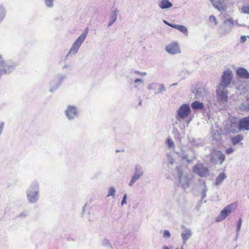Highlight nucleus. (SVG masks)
Instances as JSON below:
<instances>
[{"mask_svg":"<svg viewBox=\"0 0 249 249\" xmlns=\"http://www.w3.org/2000/svg\"><path fill=\"white\" fill-rule=\"evenodd\" d=\"M27 199L31 203H36L39 199V183L35 180L29 186L26 192Z\"/></svg>","mask_w":249,"mask_h":249,"instance_id":"1","label":"nucleus"},{"mask_svg":"<svg viewBox=\"0 0 249 249\" xmlns=\"http://www.w3.org/2000/svg\"><path fill=\"white\" fill-rule=\"evenodd\" d=\"M166 144L171 152L167 154V162L168 164L173 165L177 163V159L179 158V153L175 152V145L171 138L167 139Z\"/></svg>","mask_w":249,"mask_h":249,"instance_id":"2","label":"nucleus"},{"mask_svg":"<svg viewBox=\"0 0 249 249\" xmlns=\"http://www.w3.org/2000/svg\"><path fill=\"white\" fill-rule=\"evenodd\" d=\"M88 33V29L86 28L83 33L73 42L70 49L69 50L67 56L69 55H74L76 54L81 46L84 42Z\"/></svg>","mask_w":249,"mask_h":249,"instance_id":"3","label":"nucleus"},{"mask_svg":"<svg viewBox=\"0 0 249 249\" xmlns=\"http://www.w3.org/2000/svg\"><path fill=\"white\" fill-rule=\"evenodd\" d=\"M191 111L190 106L187 104H184L180 106L177 111L176 119L177 121L176 124H178V122H181L188 118Z\"/></svg>","mask_w":249,"mask_h":249,"instance_id":"4","label":"nucleus"},{"mask_svg":"<svg viewBox=\"0 0 249 249\" xmlns=\"http://www.w3.org/2000/svg\"><path fill=\"white\" fill-rule=\"evenodd\" d=\"M175 167L178 169L179 185L184 190L187 189L190 186V179L187 173L185 171L180 170L177 165V164H175Z\"/></svg>","mask_w":249,"mask_h":249,"instance_id":"5","label":"nucleus"},{"mask_svg":"<svg viewBox=\"0 0 249 249\" xmlns=\"http://www.w3.org/2000/svg\"><path fill=\"white\" fill-rule=\"evenodd\" d=\"M236 203H232L226 206L221 211L219 215L216 217V222H221L224 220L227 216L233 212L237 207Z\"/></svg>","mask_w":249,"mask_h":249,"instance_id":"6","label":"nucleus"},{"mask_svg":"<svg viewBox=\"0 0 249 249\" xmlns=\"http://www.w3.org/2000/svg\"><path fill=\"white\" fill-rule=\"evenodd\" d=\"M144 174V171L142 166L140 164L136 165L134 168V174L128 182V186L132 187L137 180L143 176Z\"/></svg>","mask_w":249,"mask_h":249,"instance_id":"7","label":"nucleus"},{"mask_svg":"<svg viewBox=\"0 0 249 249\" xmlns=\"http://www.w3.org/2000/svg\"><path fill=\"white\" fill-rule=\"evenodd\" d=\"M233 77L232 71L227 69L223 72V75L221 76V80L218 86L227 88L231 83Z\"/></svg>","mask_w":249,"mask_h":249,"instance_id":"8","label":"nucleus"},{"mask_svg":"<svg viewBox=\"0 0 249 249\" xmlns=\"http://www.w3.org/2000/svg\"><path fill=\"white\" fill-rule=\"evenodd\" d=\"M227 88L218 86L216 90L217 101L220 104H224L228 102V91Z\"/></svg>","mask_w":249,"mask_h":249,"instance_id":"9","label":"nucleus"},{"mask_svg":"<svg viewBox=\"0 0 249 249\" xmlns=\"http://www.w3.org/2000/svg\"><path fill=\"white\" fill-rule=\"evenodd\" d=\"M234 24V21L231 18L225 20L223 22V26L219 30L220 35L225 36L229 34L231 32Z\"/></svg>","mask_w":249,"mask_h":249,"instance_id":"10","label":"nucleus"},{"mask_svg":"<svg viewBox=\"0 0 249 249\" xmlns=\"http://www.w3.org/2000/svg\"><path fill=\"white\" fill-rule=\"evenodd\" d=\"M65 114L69 121H72L78 117L79 110L78 108L74 106H68L64 111Z\"/></svg>","mask_w":249,"mask_h":249,"instance_id":"11","label":"nucleus"},{"mask_svg":"<svg viewBox=\"0 0 249 249\" xmlns=\"http://www.w3.org/2000/svg\"><path fill=\"white\" fill-rule=\"evenodd\" d=\"M16 66V63L11 61H4L2 59L0 60V68L4 73L12 72L15 69Z\"/></svg>","mask_w":249,"mask_h":249,"instance_id":"12","label":"nucleus"},{"mask_svg":"<svg viewBox=\"0 0 249 249\" xmlns=\"http://www.w3.org/2000/svg\"><path fill=\"white\" fill-rule=\"evenodd\" d=\"M193 172L201 177H205L209 175V170L202 163L195 165L193 168Z\"/></svg>","mask_w":249,"mask_h":249,"instance_id":"13","label":"nucleus"},{"mask_svg":"<svg viewBox=\"0 0 249 249\" xmlns=\"http://www.w3.org/2000/svg\"><path fill=\"white\" fill-rule=\"evenodd\" d=\"M166 51L169 54H179L181 53L180 46L177 42L173 41L165 47Z\"/></svg>","mask_w":249,"mask_h":249,"instance_id":"14","label":"nucleus"},{"mask_svg":"<svg viewBox=\"0 0 249 249\" xmlns=\"http://www.w3.org/2000/svg\"><path fill=\"white\" fill-rule=\"evenodd\" d=\"M65 78V76L61 75H57L51 82L49 91L52 92L56 89L59 87L61 82Z\"/></svg>","mask_w":249,"mask_h":249,"instance_id":"15","label":"nucleus"},{"mask_svg":"<svg viewBox=\"0 0 249 249\" xmlns=\"http://www.w3.org/2000/svg\"><path fill=\"white\" fill-rule=\"evenodd\" d=\"M213 157H215L218 159V160L215 161L214 157L211 158V161L215 164L218 163V162L219 161V163L221 164L225 159V155L221 151L219 150H215L213 152Z\"/></svg>","mask_w":249,"mask_h":249,"instance_id":"16","label":"nucleus"},{"mask_svg":"<svg viewBox=\"0 0 249 249\" xmlns=\"http://www.w3.org/2000/svg\"><path fill=\"white\" fill-rule=\"evenodd\" d=\"M237 128L238 131L249 130V116L244 117L240 121Z\"/></svg>","mask_w":249,"mask_h":249,"instance_id":"17","label":"nucleus"},{"mask_svg":"<svg viewBox=\"0 0 249 249\" xmlns=\"http://www.w3.org/2000/svg\"><path fill=\"white\" fill-rule=\"evenodd\" d=\"M213 7L220 12L225 11L227 6L223 1L220 0H210Z\"/></svg>","mask_w":249,"mask_h":249,"instance_id":"18","label":"nucleus"},{"mask_svg":"<svg viewBox=\"0 0 249 249\" xmlns=\"http://www.w3.org/2000/svg\"><path fill=\"white\" fill-rule=\"evenodd\" d=\"M236 73L240 78L244 79L249 78V72L244 68L240 67L237 68L236 70Z\"/></svg>","mask_w":249,"mask_h":249,"instance_id":"19","label":"nucleus"},{"mask_svg":"<svg viewBox=\"0 0 249 249\" xmlns=\"http://www.w3.org/2000/svg\"><path fill=\"white\" fill-rule=\"evenodd\" d=\"M192 235V231L189 228H185L181 234L182 239L184 243L189 240Z\"/></svg>","mask_w":249,"mask_h":249,"instance_id":"20","label":"nucleus"},{"mask_svg":"<svg viewBox=\"0 0 249 249\" xmlns=\"http://www.w3.org/2000/svg\"><path fill=\"white\" fill-rule=\"evenodd\" d=\"M206 94V91L204 88H198L196 89L195 97L196 99H200L203 98Z\"/></svg>","mask_w":249,"mask_h":249,"instance_id":"21","label":"nucleus"},{"mask_svg":"<svg viewBox=\"0 0 249 249\" xmlns=\"http://www.w3.org/2000/svg\"><path fill=\"white\" fill-rule=\"evenodd\" d=\"M170 27L174 28L180 32L183 33L185 35L187 36L188 33V31L187 27L183 25H178V24H173L170 25Z\"/></svg>","mask_w":249,"mask_h":249,"instance_id":"22","label":"nucleus"},{"mask_svg":"<svg viewBox=\"0 0 249 249\" xmlns=\"http://www.w3.org/2000/svg\"><path fill=\"white\" fill-rule=\"evenodd\" d=\"M162 9H167L172 6V4L168 0H161L158 4Z\"/></svg>","mask_w":249,"mask_h":249,"instance_id":"23","label":"nucleus"},{"mask_svg":"<svg viewBox=\"0 0 249 249\" xmlns=\"http://www.w3.org/2000/svg\"><path fill=\"white\" fill-rule=\"evenodd\" d=\"M6 16V9L3 5H0V24L3 21Z\"/></svg>","mask_w":249,"mask_h":249,"instance_id":"24","label":"nucleus"},{"mask_svg":"<svg viewBox=\"0 0 249 249\" xmlns=\"http://www.w3.org/2000/svg\"><path fill=\"white\" fill-rule=\"evenodd\" d=\"M226 178V175L225 173H220L215 179V184L216 185H220Z\"/></svg>","mask_w":249,"mask_h":249,"instance_id":"25","label":"nucleus"},{"mask_svg":"<svg viewBox=\"0 0 249 249\" xmlns=\"http://www.w3.org/2000/svg\"><path fill=\"white\" fill-rule=\"evenodd\" d=\"M243 139V136L241 135H237L231 139V142L233 145L239 143Z\"/></svg>","mask_w":249,"mask_h":249,"instance_id":"26","label":"nucleus"},{"mask_svg":"<svg viewBox=\"0 0 249 249\" xmlns=\"http://www.w3.org/2000/svg\"><path fill=\"white\" fill-rule=\"evenodd\" d=\"M191 107L194 110L202 109L204 107V105L202 103L198 101H195L192 103Z\"/></svg>","mask_w":249,"mask_h":249,"instance_id":"27","label":"nucleus"},{"mask_svg":"<svg viewBox=\"0 0 249 249\" xmlns=\"http://www.w3.org/2000/svg\"><path fill=\"white\" fill-rule=\"evenodd\" d=\"M118 12L117 10H115L113 12L111 16L109 22L108 23V26L112 25L113 23L116 20Z\"/></svg>","mask_w":249,"mask_h":249,"instance_id":"28","label":"nucleus"},{"mask_svg":"<svg viewBox=\"0 0 249 249\" xmlns=\"http://www.w3.org/2000/svg\"><path fill=\"white\" fill-rule=\"evenodd\" d=\"M235 88L238 90L242 91L245 89L244 83L242 81H239L234 84Z\"/></svg>","mask_w":249,"mask_h":249,"instance_id":"29","label":"nucleus"},{"mask_svg":"<svg viewBox=\"0 0 249 249\" xmlns=\"http://www.w3.org/2000/svg\"><path fill=\"white\" fill-rule=\"evenodd\" d=\"M116 193V190L114 186H110L108 188V193L107 195V197L112 196L115 197V194Z\"/></svg>","mask_w":249,"mask_h":249,"instance_id":"30","label":"nucleus"},{"mask_svg":"<svg viewBox=\"0 0 249 249\" xmlns=\"http://www.w3.org/2000/svg\"><path fill=\"white\" fill-rule=\"evenodd\" d=\"M143 83V80L140 78L136 79L133 83V87L135 89H139V87Z\"/></svg>","mask_w":249,"mask_h":249,"instance_id":"31","label":"nucleus"},{"mask_svg":"<svg viewBox=\"0 0 249 249\" xmlns=\"http://www.w3.org/2000/svg\"><path fill=\"white\" fill-rule=\"evenodd\" d=\"M157 91L155 92V94L162 93L166 90L163 84L158 83Z\"/></svg>","mask_w":249,"mask_h":249,"instance_id":"32","label":"nucleus"},{"mask_svg":"<svg viewBox=\"0 0 249 249\" xmlns=\"http://www.w3.org/2000/svg\"><path fill=\"white\" fill-rule=\"evenodd\" d=\"M43 1L47 7L52 8L53 7L54 0H43Z\"/></svg>","mask_w":249,"mask_h":249,"instance_id":"33","label":"nucleus"},{"mask_svg":"<svg viewBox=\"0 0 249 249\" xmlns=\"http://www.w3.org/2000/svg\"><path fill=\"white\" fill-rule=\"evenodd\" d=\"M158 83H152L151 84H149L147 86V89L148 90H153L155 91V92L156 91H157V88H158Z\"/></svg>","mask_w":249,"mask_h":249,"instance_id":"34","label":"nucleus"},{"mask_svg":"<svg viewBox=\"0 0 249 249\" xmlns=\"http://www.w3.org/2000/svg\"><path fill=\"white\" fill-rule=\"evenodd\" d=\"M207 188L206 185V183L204 182L203 183L202 192H201V199H203L206 196V193L207 191Z\"/></svg>","mask_w":249,"mask_h":249,"instance_id":"35","label":"nucleus"},{"mask_svg":"<svg viewBox=\"0 0 249 249\" xmlns=\"http://www.w3.org/2000/svg\"><path fill=\"white\" fill-rule=\"evenodd\" d=\"M209 21L213 26H216L217 25V19L214 16H210L209 17Z\"/></svg>","mask_w":249,"mask_h":249,"instance_id":"36","label":"nucleus"},{"mask_svg":"<svg viewBox=\"0 0 249 249\" xmlns=\"http://www.w3.org/2000/svg\"><path fill=\"white\" fill-rule=\"evenodd\" d=\"M240 108L243 111H249V104H242Z\"/></svg>","mask_w":249,"mask_h":249,"instance_id":"37","label":"nucleus"},{"mask_svg":"<svg viewBox=\"0 0 249 249\" xmlns=\"http://www.w3.org/2000/svg\"><path fill=\"white\" fill-rule=\"evenodd\" d=\"M102 244L103 246L107 248H110L111 246L109 241L107 239H104L102 241Z\"/></svg>","mask_w":249,"mask_h":249,"instance_id":"38","label":"nucleus"},{"mask_svg":"<svg viewBox=\"0 0 249 249\" xmlns=\"http://www.w3.org/2000/svg\"><path fill=\"white\" fill-rule=\"evenodd\" d=\"M242 13L249 14V5H245L241 8Z\"/></svg>","mask_w":249,"mask_h":249,"instance_id":"39","label":"nucleus"},{"mask_svg":"<svg viewBox=\"0 0 249 249\" xmlns=\"http://www.w3.org/2000/svg\"><path fill=\"white\" fill-rule=\"evenodd\" d=\"M163 237L165 239H169L171 237L170 231L168 230H164L163 232Z\"/></svg>","mask_w":249,"mask_h":249,"instance_id":"40","label":"nucleus"},{"mask_svg":"<svg viewBox=\"0 0 249 249\" xmlns=\"http://www.w3.org/2000/svg\"><path fill=\"white\" fill-rule=\"evenodd\" d=\"M241 225H242V219L239 218V219L238 220V221L237 222V234H236V235H238V232L241 229Z\"/></svg>","mask_w":249,"mask_h":249,"instance_id":"41","label":"nucleus"},{"mask_svg":"<svg viewBox=\"0 0 249 249\" xmlns=\"http://www.w3.org/2000/svg\"><path fill=\"white\" fill-rule=\"evenodd\" d=\"M127 196L126 194H124V196H123V199H122V202H121V205L122 206H123L124 205L126 204Z\"/></svg>","mask_w":249,"mask_h":249,"instance_id":"42","label":"nucleus"},{"mask_svg":"<svg viewBox=\"0 0 249 249\" xmlns=\"http://www.w3.org/2000/svg\"><path fill=\"white\" fill-rule=\"evenodd\" d=\"M235 150V149L232 147H230L228 148L226 151V153L227 155H230Z\"/></svg>","mask_w":249,"mask_h":249,"instance_id":"43","label":"nucleus"},{"mask_svg":"<svg viewBox=\"0 0 249 249\" xmlns=\"http://www.w3.org/2000/svg\"><path fill=\"white\" fill-rule=\"evenodd\" d=\"M247 40V36H242L240 38V42L241 43H244Z\"/></svg>","mask_w":249,"mask_h":249,"instance_id":"44","label":"nucleus"},{"mask_svg":"<svg viewBox=\"0 0 249 249\" xmlns=\"http://www.w3.org/2000/svg\"><path fill=\"white\" fill-rule=\"evenodd\" d=\"M4 127V123H1L0 125V134H1Z\"/></svg>","mask_w":249,"mask_h":249,"instance_id":"45","label":"nucleus"},{"mask_svg":"<svg viewBox=\"0 0 249 249\" xmlns=\"http://www.w3.org/2000/svg\"><path fill=\"white\" fill-rule=\"evenodd\" d=\"M196 140L194 139H192V140H190V142H191L192 146H196V144L195 143Z\"/></svg>","mask_w":249,"mask_h":249,"instance_id":"46","label":"nucleus"},{"mask_svg":"<svg viewBox=\"0 0 249 249\" xmlns=\"http://www.w3.org/2000/svg\"><path fill=\"white\" fill-rule=\"evenodd\" d=\"M27 215V213H21L19 215L20 217H26Z\"/></svg>","mask_w":249,"mask_h":249,"instance_id":"47","label":"nucleus"},{"mask_svg":"<svg viewBox=\"0 0 249 249\" xmlns=\"http://www.w3.org/2000/svg\"><path fill=\"white\" fill-rule=\"evenodd\" d=\"M163 22L165 23L166 25H168L169 26H170V25H173V24L167 22L166 20H163Z\"/></svg>","mask_w":249,"mask_h":249,"instance_id":"48","label":"nucleus"},{"mask_svg":"<svg viewBox=\"0 0 249 249\" xmlns=\"http://www.w3.org/2000/svg\"><path fill=\"white\" fill-rule=\"evenodd\" d=\"M141 75H143V76H145L146 75V73L145 72H141V74H140Z\"/></svg>","mask_w":249,"mask_h":249,"instance_id":"49","label":"nucleus"},{"mask_svg":"<svg viewBox=\"0 0 249 249\" xmlns=\"http://www.w3.org/2000/svg\"><path fill=\"white\" fill-rule=\"evenodd\" d=\"M134 73L136 74H137L138 75H140V74H141V72L139 71H135Z\"/></svg>","mask_w":249,"mask_h":249,"instance_id":"50","label":"nucleus"},{"mask_svg":"<svg viewBox=\"0 0 249 249\" xmlns=\"http://www.w3.org/2000/svg\"><path fill=\"white\" fill-rule=\"evenodd\" d=\"M162 249H169V248L168 247L166 246H165L163 247Z\"/></svg>","mask_w":249,"mask_h":249,"instance_id":"51","label":"nucleus"},{"mask_svg":"<svg viewBox=\"0 0 249 249\" xmlns=\"http://www.w3.org/2000/svg\"><path fill=\"white\" fill-rule=\"evenodd\" d=\"M191 121V120H186V123L187 124H189L190 122Z\"/></svg>","mask_w":249,"mask_h":249,"instance_id":"52","label":"nucleus"},{"mask_svg":"<svg viewBox=\"0 0 249 249\" xmlns=\"http://www.w3.org/2000/svg\"><path fill=\"white\" fill-rule=\"evenodd\" d=\"M177 84V83H174L172 85V86H176Z\"/></svg>","mask_w":249,"mask_h":249,"instance_id":"53","label":"nucleus"},{"mask_svg":"<svg viewBox=\"0 0 249 249\" xmlns=\"http://www.w3.org/2000/svg\"><path fill=\"white\" fill-rule=\"evenodd\" d=\"M231 131L232 132H234L235 130H231Z\"/></svg>","mask_w":249,"mask_h":249,"instance_id":"54","label":"nucleus"},{"mask_svg":"<svg viewBox=\"0 0 249 249\" xmlns=\"http://www.w3.org/2000/svg\"><path fill=\"white\" fill-rule=\"evenodd\" d=\"M2 59V57H1V56L0 55V60H1Z\"/></svg>","mask_w":249,"mask_h":249,"instance_id":"55","label":"nucleus"},{"mask_svg":"<svg viewBox=\"0 0 249 249\" xmlns=\"http://www.w3.org/2000/svg\"><path fill=\"white\" fill-rule=\"evenodd\" d=\"M240 26H245V25H239Z\"/></svg>","mask_w":249,"mask_h":249,"instance_id":"56","label":"nucleus"},{"mask_svg":"<svg viewBox=\"0 0 249 249\" xmlns=\"http://www.w3.org/2000/svg\"><path fill=\"white\" fill-rule=\"evenodd\" d=\"M236 24L238 25V22L237 21H236Z\"/></svg>","mask_w":249,"mask_h":249,"instance_id":"57","label":"nucleus"},{"mask_svg":"<svg viewBox=\"0 0 249 249\" xmlns=\"http://www.w3.org/2000/svg\"><path fill=\"white\" fill-rule=\"evenodd\" d=\"M184 128H185V126H184V125H183V128L182 129H184Z\"/></svg>","mask_w":249,"mask_h":249,"instance_id":"58","label":"nucleus"},{"mask_svg":"<svg viewBox=\"0 0 249 249\" xmlns=\"http://www.w3.org/2000/svg\"><path fill=\"white\" fill-rule=\"evenodd\" d=\"M176 249H179V248H176Z\"/></svg>","mask_w":249,"mask_h":249,"instance_id":"59","label":"nucleus"},{"mask_svg":"<svg viewBox=\"0 0 249 249\" xmlns=\"http://www.w3.org/2000/svg\"><path fill=\"white\" fill-rule=\"evenodd\" d=\"M181 249H183V248H182V247H181Z\"/></svg>","mask_w":249,"mask_h":249,"instance_id":"60","label":"nucleus"}]
</instances>
